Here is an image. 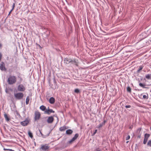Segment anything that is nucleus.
Listing matches in <instances>:
<instances>
[{"mask_svg": "<svg viewBox=\"0 0 151 151\" xmlns=\"http://www.w3.org/2000/svg\"><path fill=\"white\" fill-rule=\"evenodd\" d=\"M106 122V121L104 120L103 122H102L98 126L96 127V128L100 129L103 126V125L105 124Z\"/></svg>", "mask_w": 151, "mask_h": 151, "instance_id": "f8f14e48", "label": "nucleus"}, {"mask_svg": "<svg viewBox=\"0 0 151 151\" xmlns=\"http://www.w3.org/2000/svg\"><path fill=\"white\" fill-rule=\"evenodd\" d=\"M74 92L78 94L81 93V91L78 88H76L74 89Z\"/></svg>", "mask_w": 151, "mask_h": 151, "instance_id": "5701e85b", "label": "nucleus"}, {"mask_svg": "<svg viewBox=\"0 0 151 151\" xmlns=\"http://www.w3.org/2000/svg\"><path fill=\"white\" fill-rule=\"evenodd\" d=\"M29 101V96H27L26 100V105L28 104Z\"/></svg>", "mask_w": 151, "mask_h": 151, "instance_id": "a878e982", "label": "nucleus"}, {"mask_svg": "<svg viewBox=\"0 0 151 151\" xmlns=\"http://www.w3.org/2000/svg\"><path fill=\"white\" fill-rule=\"evenodd\" d=\"M14 96L16 100H20L23 98L24 95L22 93L18 92L14 93Z\"/></svg>", "mask_w": 151, "mask_h": 151, "instance_id": "f03ea898", "label": "nucleus"}, {"mask_svg": "<svg viewBox=\"0 0 151 151\" xmlns=\"http://www.w3.org/2000/svg\"><path fill=\"white\" fill-rule=\"evenodd\" d=\"M150 130L151 131V126L150 127Z\"/></svg>", "mask_w": 151, "mask_h": 151, "instance_id": "5fc2aeb1", "label": "nucleus"}, {"mask_svg": "<svg viewBox=\"0 0 151 151\" xmlns=\"http://www.w3.org/2000/svg\"><path fill=\"white\" fill-rule=\"evenodd\" d=\"M70 65H74L77 66V63L75 59L73 60L71 59V61L70 62Z\"/></svg>", "mask_w": 151, "mask_h": 151, "instance_id": "9b49d317", "label": "nucleus"}, {"mask_svg": "<svg viewBox=\"0 0 151 151\" xmlns=\"http://www.w3.org/2000/svg\"><path fill=\"white\" fill-rule=\"evenodd\" d=\"M39 132H40V134L42 136H43V134L42 133V132H41V131H40V130H39Z\"/></svg>", "mask_w": 151, "mask_h": 151, "instance_id": "37998d69", "label": "nucleus"}, {"mask_svg": "<svg viewBox=\"0 0 151 151\" xmlns=\"http://www.w3.org/2000/svg\"><path fill=\"white\" fill-rule=\"evenodd\" d=\"M130 138V136L129 135H128L127 137L126 138V139L127 140L129 139Z\"/></svg>", "mask_w": 151, "mask_h": 151, "instance_id": "e433bc0d", "label": "nucleus"}, {"mask_svg": "<svg viewBox=\"0 0 151 151\" xmlns=\"http://www.w3.org/2000/svg\"><path fill=\"white\" fill-rule=\"evenodd\" d=\"M150 136V134H149L145 133V134L144 138L143 140V143L144 144H145L147 142L148 139Z\"/></svg>", "mask_w": 151, "mask_h": 151, "instance_id": "0eeeda50", "label": "nucleus"}, {"mask_svg": "<svg viewBox=\"0 0 151 151\" xmlns=\"http://www.w3.org/2000/svg\"><path fill=\"white\" fill-rule=\"evenodd\" d=\"M125 107L126 108H130L131 107V106L130 105H126L125 106Z\"/></svg>", "mask_w": 151, "mask_h": 151, "instance_id": "4c0bfd02", "label": "nucleus"}, {"mask_svg": "<svg viewBox=\"0 0 151 151\" xmlns=\"http://www.w3.org/2000/svg\"><path fill=\"white\" fill-rule=\"evenodd\" d=\"M54 120V118L52 116H49L47 120V122L49 124L52 123Z\"/></svg>", "mask_w": 151, "mask_h": 151, "instance_id": "1a4fd4ad", "label": "nucleus"}, {"mask_svg": "<svg viewBox=\"0 0 151 151\" xmlns=\"http://www.w3.org/2000/svg\"><path fill=\"white\" fill-rule=\"evenodd\" d=\"M15 6V3H13L12 6V7L14 8Z\"/></svg>", "mask_w": 151, "mask_h": 151, "instance_id": "79ce46f5", "label": "nucleus"}, {"mask_svg": "<svg viewBox=\"0 0 151 151\" xmlns=\"http://www.w3.org/2000/svg\"><path fill=\"white\" fill-rule=\"evenodd\" d=\"M139 86L141 87H142L143 88H149L148 87H145L146 86H149V85H146L145 83H139Z\"/></svg>", "mask_w": 151, "mask_h": 151, "instance_id": "ddd939ff", "label": "nucleus"}, {"mask_svg": "<svg viewBox=\"0 0 151 151\" xmlns=\"http://www.w3.org/2000/svg\"><path fill=\"white\" fill-rule=\"evenodd\" d=\"M2 54H1V53L0 52V58L1 59V58H2Z\"/></svg>", "mask_w": 151, "mask_h": 151, "instance_id": "c03bdc74", "label": "nucleus"}, {"mask_svg": "<svg viewBox=\"0 0 151 151\" xmlns=\"http://www.w3.org/2000/svg\"><path fill=\"white\" fill-rule=\"evenodd\" d=\"M12 10H11L10 11V12H9V14H8V16H9V15H10V14L11 13V12H12Z\"/></svg>", "mask_w": 151, "mask_h": 151, "instance_id": "a18cd8bd", "label": "nucleus"}, {"mask_svg": "<svg viewBox=\"0 0 151 151\" xmlns=\"http://www.w3.org/2000/svg\"><path fill=\"white\" fill-rule=\"evenodd\" d=\"M147 145L151 147V140H149L147 143Z\"/></svg>", "mask_w": 151, "mask_h": 151, "instance_id": "c756f323", "label": "nucleus"}, {"mask_svg": "<svg viewBox=\"0 0 151 151\" xmlns=\"http://www.w3.org/2000/svg\"><path fill=\"white\" fill-rule=\"evenodd\" d=\"M28 134L29 137L31 138L32 139L33 138V134L30 130L28 131Z\"/></svg>", "mask_w": 151, "mask_h": 151, "instance_id": "412c9836", "label": "nucleus"}, {"mask_svg": "<svg viewBox=\"0 0 151 151\" xmlns=\"http://www.w3.org/2000/svg\"><path fill=\"white\" fill-rule=\"evenodd\" d=\"M74 141L72 139L70 141H68L67 143V146H66L65 147H66L68 144H71Z\"/></svg>", "mask_w": 151, "mask_h": 151, "instance_id": "bb28decb", "label": "nucleus"}, {"mask_svg": "<svg viewBox=\"0 0 151 151\" xmlns=\"http://www.w3.org/2000/svg\"><path fill=\"white\" fill-rule=\"evenodd\" d=\"M97 132V129H95L94 130V131L93 132V133H92V136L94 135Z\"/></svg>", "mask_w": 151, "mask_h": 151, "instance_id": "473e14b6", "label": "nucleus"}, {"mask_svg": "<svg viewBox=\"0 0 151 151\" xmlns=\"http://www.w3.org/2000/svg\"><path fill=\"white\" fill-rule=\"evenodd\" d=\"M0 69L2 71H6L7 68L5 67V64L3 61H1L0 64Z\"/></svg>", "mask_w": 151, "mask_h": 151, "instance_id": "20e7f679", "label": "nucleus"}, {"mask_svg": "<svg viewBox=\"0 0 151 151\" xmlns=\"http://www.w3.org/2000/svg\"><path fill=\"white\" fill-rule=\"evenodd\" d=\"M45 113H47L48 114H49V109H46L45 110Z\"/></svg>", "mask_w": 151, "mask_h": 151, "instance_id": "72a5a7b5", "label": "nucleus"}, {"mask_svg": "<svg viewBox=\"0 0 151 151\" xmlns=\"http://www.w3.org/2000/svg\"><path fill=\"white\" fill-rule=\"evenodd\" d=\"M4 117L7 121H9V118L8 116L7 115L6 113L4 114Z\"/></svg>", "mask_w": 151, "mask_h": 151, "instance_id": "4be33fe9", "label": "nucleus"}, {"mask_svg": "<svg viewBox=\"0 0 151 151\" xmlns=\"http://www.w3.org/2000/svg\"><path fill=\"white\" fill-rule=\"evenodd\" d=\"M23 112L24 113V114L25 113L24 111H23Z\"/></svg>", "mask_w": 151, "mask_h": 151, "instance_id": "13d9d810", "label": "nucleus"}, {"mask_svg": "<svg viewBox=\"0 0 151 151\" xmlns=\"http://www.w3.org/2000/svg\"><path fill=\"white\" fill-rule=\"evenodd\" d=\"M53 116V117L54 116V117H57V119H58V117L57 116V115L56 114H54V115H53V116Z\"/></svg>", "mask_w": 151, "mask_h": 151, "instance_id": "ea45409f", "label": "nucleus"}, {"mask_svg": "<svg viewBox=\"0 0 151 151\" xmlns=\"http://www.w3.org/2000/svg\"><path fill=\"white\" fill-rule=\"evenodd\" d=\"M79 136V134L78 133H76L75 135L72 138V139L74 141L76 140V139Z\"/></svg>", "mask_w": 151, "mask_h": 151, "instance_id": "6ab92c4d", "label": "nucleus"}, {"mask_svg": "<svg viewBox=\"0 0 151 151\" xmlns=\"http://www.w3.org/2000/svg\"><path fill=\"white\" fill-rule=\"evenodd\" d=\"M67 129L66 126H64L63 127H61L59 128V130L60 131H65Z\"/></svg>", "mask_w": 151, "mask_h": 151, "instance_id": "aec40b11", "label": "nucleus"}, {"mask_svg": "<svg viewBox=\"0 0 151 151\" xmlns=\"http://www.w3.org/2000/svg\"><path fill=\"white\" fill-rule=\"evenodd\" d=\"M53 83L54 84H56V81L55 78V77H54L53 78Z\"/></svg>", "mask_w": 151, "mask_h": 151, "instance_id": "c9c22d12", "label": "nucleus"}, {"mask_svg": "<svg viewBox=\"0 0 151 151\" xmlns=\"http://www.w3.org/2000/svg\"><path fill=\"white\" fill-rule=\"evenodd\" d=\"M6 60L7 61H9L11 59V58H10L9 56H7L6 58Z\"/></svg>", "mask_w": 151, "mask_h": 151, "instance_id": "f704fd0d", "label": "nucleus"}, {"mask_svg": "<svg viewBox=\"0 0 151 151\" xmlns=\"http://www.w3.org/2000/svg\"><path fill=\"white\" fill-rule=\"evenodd\" d=\"M37 45L40 48H42V47H41V46H40V45Z\"/></svg>", "mask_w": 151, "mask_h": 151, "instance_id": "09e8293b", "label": "nucleus"}, {"mask_svg": "<svg viewBox=\"0 0 151 151\" xmlns=\"http://www.w3.org/2000/svg\"><path fill=\"white\" fill-rule=\"evenodd\" d=\"M127 91L129 92V93H130L131 92V89L130 88V87L128 86V87L127 88Z\"/></svg>", "mask_w": 151, "mask_h": 151, "instance_id": "cd10ccee", "label": "nucleus"}, {"mask_svg": "<svg viewBox=\"0 0 151 151\" xmlns=\"http://www.w3.org/2000/svg\"><path fill=\"white\" fill-rule=\"evenodd\" d=\"M49 148V147L46 144L45 145H41V147L40 149L43 151H46L48 150Z\"/></svg>", "mask_w": 151, "mask_h": 151, "instance_id": "6e6552de", "label": "nucleus"}, {"mask_svg": "<svg viewBox=\"0 0 151 151\" xmlns=\"http://www.w3.org/2000/svg\"><path fill=\"white\" fill-rule=\"evenodd\" d=\"M137 138H140L141 137V134H139L138 135Z\"/></svg>", "mask_w": 151, "mask_h": 151, "instance_id": "49530a36", "label": "nucleus"}, {"mask_svg": "<svg viewBox=\"0 0 151 151\" xmlns=\"http://www.w3.org/2000/svg\"><path fill=\"white\" fill-rule=\"evenodd\" d=\"M146 78L147 80H151V74H146L145 76V78H144V80H145Z\"/></svg>", "mask_w": 151, "mask_h": 151, "instance_id": "f3484780", "label": "nucleus"}, {"mask_svg": "<svg viewBox=\"0 0 151 151\" xmlns=\"http://www.w3.org/2000/svg\"><path fill=\"white\" fill-rule=\"evenodd\" d=\"M55 99L53 97H51L49 100V103L51 104H54L55 102Z\"/></svg>", "mask_w": 151, "mask_h": 151, "instance_id": "2eb2a0df", "label": "nucleus"}, {"mask_svg": "<svg viewBox=\"0 0 151 151\" xmlns=\"http://www.w3.org/2000/svg\"><path fill=\"white\" fill-rule=\"evenodd\" d=\"M17 77L19 79V81L18 82V83L21 84L22 81H23V78L22 77L20 76V73H19L17 76Z\"/></svg>", "mask_w": 151, "mask_h": 151, "instance_id": "4468645a", "label": "nucleus"}, {"mask_svg": "<svg viewBox=\"0 0 151 151\" xmlns=\"http://www.w3.org/2000/svg\"><path fill=\"white\" fill-rule=\"evenodd\" d=\"M14 8L12 7V8L11 10H12V11H13L14 10Z\"/></svg>", "mask_w": 151, "mask_h": 151, "instance_id": "8fccbe9b", "label": "nucleus"}, {"mask_svg": "<svg viewBox=\"0 0 151 151\" xmlns=\"http://www.w3.org/2000/svg\"><path fill=\"white\" fill-rule=\"evenodd\" d=\"M140 80L142 81V78H141Z\"/></svg>", "mask_w": 151, "mask_h": 151, "instance_id": "6e6d98bb", "label": "nucleus"}, {"mask_svg": "<svg viewBox=\"0 0 151 151\" xmlns=\"http://www.w3.org/2000/svg\"><path fill=\"white\" fill-rule=\"evenodd\" d=\"M143 67V65H140L139 66V69L137 70V73H139Z\"/></svg>", "mask_w": 151, "mask_h": 151, "instance_id": "393cba45", "label": "nucleus"}, {"mask_svg": "<svg viewBox=\"0 0 151 151\" xmlns=\"http://www.w3.org/2000/svg\"><path fill=\"white\" fill-rule=\"evenodd\" d=\"M6 93L7 92V90H6Z\"/></svg>", "mask_w": 151, "mask_h": 151, "instance_id": "4d7b16f0", "label": "nucleus"}, {"mask_svg": "<svg viewBox=\"0 0 151 151\" xmlns=\"http://www.w3.org/2000/svg\"><path fill=\"white\" fill-rule=\"evenodd\" d=\"M95 151H101L99 148H97L96 149Z\"/></svg>", "mask_w": 151, "mask_h": 151, "instance_id": "58836bf2", "label": "nucleus"}, {"mask_svg": "<svg viewBox=\"0 0 151 151\" xmlns=\"http://www.w3.org/2000/svg\"><path fill=\"white\" fill-rule=\"evenodd\" d=\"M41 114L40 112L39 111H35V121H36L39 119L40 118Z\"/></svg>", "mask_w": 151, "mask_h": 151, "instance_id": "423d86ee", "label": "nucleus"}, {"mask_svg": "<svg viewBox=\"0 0 151 151\" xmlns=\"http://www.w3.org/2000/svg\"><path fill=\"white\" fill-rule=\"evenodd\" d=\"M71 59L68 58H65L64 59L65 63L67 64H70V62L71 61Z\"/></svg>", "mask_w": 151, "mask_h": 151, "instance_id": "a211bd4d", "label": "nucleus"}, {"mask_svg": "<svg viewBox=\"0 0 151 151\" xmlns=\"http://www.w3.org/2000/svg\"><path fill=\"white\" fill-rule=\"evenodd\" d=\"M48 108L49 109V114H50L52 113H55V111H53L52 109H49V107H48Z\"/></svg>", "mask_w": 151, "mask_h": 151, "instance_id": "c85d7f7f", "label": "nucleus"}, {"mask_svg": "<svg viewBox=\"0 0 151 151\" xmlns=\"http://www.w3.org/2000/svg\"><path fill=\"white\" fill-rule=\"evenodd\" d=\"M17 90L19 91L23 92L26 90L25 87L22 84H19L17 87Z\"/></svg>", "mask_w": 151, "mask_h": 151, "instance_id": "7ed1b4c3", "label": "nucleus"}, {"mask_svg": "<svg viewBox=\"0 0 151 151\" xmlns=\"http://www.w3.org/2000/svg\"><path fill=\"white\" fill-rule=\"evenodd\" d=\"M34 144H35V146L36 145V143L35 142H34Z\"/></svg>", "mask_w": 151, "mask_h": 151, "instance_id": "603ef678", "label": "nucleus"}, {"mask_svg": "<svg viewBox=\"0 0 151 151\" xmlns=\"http://www.w3.org/2000/svg\"><path fill=\"white\" fill-rule=\"evenodd\" d=\"M129 128L130 129H132V127H129Z\"/></svg>", "mask_w": 151, "mask_h": 151, "instance_id": "3c124183", "label": "nucleus"}, {"mask_svg": "<svg viewBox=\"0 0 151 151\" xmlns=\"http://www.w3.org/2000/svg\"><path fill=\"white\" fill-rule=\"evenodd\" d=\"M30 119L28 118H26L24 121L21 122L20 124L23 126H27L29 123Z\"/></svg>", "mask_w": 151, "mask_h": 151, "instance_id": "39448f33", "label": "nucleus"}, {"mask_svg": "<svg viewBox=\"0 0 151 151\" xmlns=\"http://www.w3.org/2000/svg\"><path fill=\"white\" fill-rule=\"evenodd\" d=\"M129 141H127L126 142V143H127L129 142Z\"/></svg>", "mask_w": 151, "mask_h": 151, "instance_id": "864d4df0", "label": "nucleus"}, {"mask_svg": "<svg viewBox=\"0 0 151 151\" xmlns=\"http://www.w3.org/2000/svg\"><path fill=\"white\" fill-rule=\"evenodd\" d=\"M141 128H139L137 130V132L138 133V134H139L140 133V132L141 130Z\"/></svg>", "mask_w": 151, "mask_h": 151, "instance_id": "2f4dec72", "label": "nucleus"}, {"mask_svg": "<svg viewBox=\"0 0 151 151\" xmlns=\"http://www.w3.org/2000/svg\"><path fill=\"white\" fill-rule=\"evenodd\" d=\"M9 150H10V149H6V148H4V150H5V151H6V150H8V151H9Z\"/></svg>", "mask_w": 151, "mask_h": 151, "instance_id": "a19ab883", "label": "nucleus"}, {"mask_svg": "<svg viewBox=\"0 0 151 151\" xmlns=\"http://www.w3.org/2000/svg\"><path fill=\"white\" fill-rule=\"evenodd\" d=\"M73 132V131L71 129H68L66 131L65 133L68 135H71Z\"/></svg>", "mask_w": 151, "mask_h": 151, "instance_id": "dca6fc26", "label": "nucleus"}, {"mask_svg": "<svg viewBox=\"0 0 151 151\" xmlns=\"http://www.w3.org/2000/svg\"><path fill=\"white\" fill-rule=\"evenodd\" d=\"M15 112L16 113L17 115V116H18L19 117V118L21 116L20 115L19 113L16 110V111Z\"/></svg>", "mask_w": 151, "mask_h": 151, "instance_id": "7c9ffc66", "label": "nucleus"}, {"mask_svg": "<svg viewBox=\"0 0 151 151\" xmlns=\"http://www.w3.org/2000/svg\"><path fill=\"white\" fill-rule=\"evenodd\" d=\"M40 109L42 111H44L45 110L46 107L45 106L42 105L40 106Z\"/></svg>", "mask_w": 151, "mask_h": 151, "instance_id": "b1692460", "label": "nucleus"}, {"mask_svg": "<svg viewBox=\"0 0 151 151\" xmlns=\"http://www.w3.org/2000/svg\"><path fill=\"white\" fill-rule=\"evenodd\" d=\"M17 80V78L15 76L10 75L7 79V82L9 85H12L15 84Z\"/></svg>", "mask_w": 151, "mask_h": 151, "instance_id": "f257e3e1", "label": "nucleus"}, {"mask_svg": "<svg viewBox=\"0 0 151 151\" xmlns=\"http://www.w3.org/2000/svg\"><path fill=\"white\" fill-rule=\"evenodd\" d=\"M140 98L144 99H147L148 98V94L146 93L145 95H143V93H142L140 95Z\"/></svg>", "mask_w": 151, "mask_h": 151, "instance_id": "9d476101", "label": "nucleus"}, {"mask_svg": "<svg viewBox=\"0 0 151 151\" xmlns=\"http://www.w3.org/2000/svg\"><path fill=\"white\" fill-rule=\"evenodd\" d=\"M2 47V44L0 42V48H1Z\"/></svg>", "mask_w": 151, "mask_h": 151, "instance_id": "de8ad7c7", "label": "nucleus"}]
</instances>
